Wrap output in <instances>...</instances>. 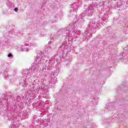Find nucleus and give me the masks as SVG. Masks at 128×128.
<instances>
[{
	"label": "nucleus",
	"mask_w": 128,
	"mask_h": 128,
	"mask_svg": "<svg viewBox=\"0 0 128 128\" xmlns=\"http://www.w3.org/2000/svg\"><path fill=\"white\" fill-rule=\"evenodd\" d=\"M10 56H12V54H10L8 55V58H10Z\"/></svg>",
	"instance_id": "obj_2"
},
{
	"label": "nucleus",
	"mask_w": 128,
	"mask_h": 128,
	"mask_svg": "<svg viewBox=\"0 0 128 128\" xmlns=\"http://www.w3.org/2000/svg\"><path fill=\"white\" fill-rule=\"evenodd\" d=\"M14 10H15V12H18V8H14Z\"/></svg>",
	"instance_id": "obj_1"
}]
</instances>
